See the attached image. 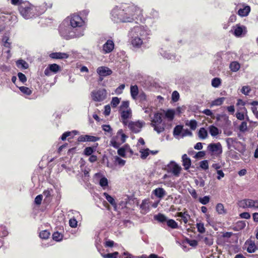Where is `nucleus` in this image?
<instances>
[{
	"label": "nucleus",
	"mask_w": 258,
	"mask_h": 258,
	"mask_svg": "<svg viewBox=\"0 0 258 258\" xmlns=\"http://www.w3.org/2000/svg\"><path fill=\"white\" fill-rule=\"evenodd\" d=\"M139 11L140 9L134 5L121 4L111 11V19L115 23H131L135 20Z\"/></svg>",
	"instance_id": "nucleus-1"
},
{
	"label": "nucleus",
	"mask_w": 258,
	"mask_h": 258,
	"mask_svg": "<svg viewBox=\"0 0 258 258\" xmlns=\"http://www.w3.org/2000/svg\"><path fill=\"white\" fill-rule=\"evenodd\" d=\"M131 43L134 47L140 48L143 44L144 41L148 40V34L142 27H134L130 31Z\"/></svg>",
	"instance_id": "nucleus-2"
},
{
	"label": "nucleus",
	"mask_w": 258,
	"mask_h": 258,
	"mask_svg": "<svg viewBox=\"0 0 258 258\" xmlns=\"http://www.w3.org/2000/svg\"><path fill=\"white\" fill-rule=\"evenodd\" d=\"M66 21L70 25L72 29L75 33H82L81 36L84 35L83 26L85 23V18H82L80 15L74 14L68 17Z\"/></svg>",
	"instance_id": "nucleus-3"
},
{
	"label": "nucleus",
	"mask_w": 258,
	"mask_h": 258,
	"mask_svg": "<svg viewBox=\"0 0 258 258\" xmlns=\"http://www.w3.org/2000/svg\"><path fill=\"white\" fill-rule=\"evenodd\" d=\"M58 31L63 38L66 39H70L75 37H79L81 36L82 33H75V31L72 29L71 27L67 23L66 20L59 25L58 27Z\"/></svg>",
	"instance_id": "nucleus-4"
},
{
	"label": "nucleus",
	"mask_w": 258,
	"mask_h": 258,
	"mask_svg": "<svg viewBox=\"0 0 258 258\" xmlns=\"http://www.w3.org/2000/svg\"><path fill=\"white\" fill-rule=\"evenodd\" d=\"M19 11L21 15L26 19L35 17L37 15L38 10L36 7L30 5L29 3H24L19 7Z\"/></svg>",
	"instance_id": "nucleus-5"
},
{
	"label": "nucleus",
	"mask_w": 258,
	"mask_h": 258,
	"mask_svg": "<svg viewBox=\"0 0 258 258\" xmlns=\"http://www.w3.org/2000/svg\"><path fill=\"white\" fill-rule=\"evenodd\" d=\"M162 116L161 113L156 112L151 120V125L158 134H160L165 130L164 124L162 123Z\"/></svg>",
	"instance_id": "nucleus-6"
},
{
	"label": "nucleus",
	"mask_w": 258,
	"mask_h": 258,
	"mask_svg": "<svg viewBox=\"0 0 258 258\" xmlns=\"http://www.w3.org/2000/svg\"><path fill=\"white\" fill-rule=\"evenodd\" d=\"M127 137L123 133L122 130L120 129L117 132L116 135L113 137L110 141V145L115 149L125 142Z\"/></svg>",
	"instance_id": "nucleus-7"
},
{
	"label": "nucleus",
	"mask_w": 258,
	"mask_h": 258,
	"mask_svg": "<svg viewBox=\"0 0 258 258\" xmlns=\"http://www.w3.org/2000/svg\"><path fill=\"white\" fill-rule=\"evenodd\" d=\"M107 92L105 89H100L93 91L91 93L92 99L96 102H101L106 97Z\"/></svg>",
	"instance_id": "nucleus-8"
},
{
	"label": "nucleus",
	"mask_w": 258,
	"mask_h": 258,
	"mask_svg": "<svg viewBox=\"0 0 258 258\" xmlns=\"http://www.w3.org/2000/svg\"><path fill=\"white\" fill-rule=\"evenodd\" d=\"M239 207L242 208H253L256 209L258 208V200H253L245 199L239 202Z\"/></svg>",
	"instance_id": "nucleus-9"
},
{
	"label": "nucleus",
	"mask_w": 258,
	"mask_h": 258,
	"mask_svg": "<svg viewBox=\"0 0 258 258\" xmlns=\"http://www.w3.org/2000/svg\"><path fill=\"white\" fill-rule=\"evenodd\" d=\"M145 123L143 121H131L127 123L130 130L134 133L137 134L141 132Z\"/></svg>",
	"instance_id": "nucleus-10"
},
{
	"label": "nucleus",
	"mask_w": 258,
	"mask_h": 258,
	"mask_svg": "<svg viewBox=\"0 0 258 258\" xmlns=\"http://www.w3.org/2000/svg\"><path fill=\"white\" fill-rule=\"evenodd\" d=\"M181 168L175 162L171 161L167 165V171L171 172L174 176H178L181 171Z\"/></svg>",
	"instance_id": "nucleus-11"
},
{
	"label": "nucleus",
	"mask_w": 258,
	"mask_h": 258,
	"mask_svg": "<svg viewBox=\"0 0 258 258\" xmlns=\"http://www.w3.org/2000/svg\"><path fill=\"white\" fill-rule=\"evenodd\" d=\"M61 71L60 67L56 63L50 64L44 70V74L47 76H50L52 74H55Z\"/></svg>",
	"instance_id": "nucleus-12"
},
{
	"label": "nucleus",
	"mask_w": 258,
	"mask_h": 258,
	"mask_svg": "<svg viewBox=\"0 0 258 258\" xmlns=\"http://www.w3.org/2000/svg\"><path fill=\"white\" fill-rule=\"evenodd\" d=\"M226 142L228 149L233 148L238 150V147H239L240 145H241V143L238 141L236 138H228L226 139Z\"/></svg>",
	"instance_id": "nucleus-13"
},
{
	"label": "nucleus",
	"mask_w": 258,
	"mask_h": 258,
	"mask_svg": "<svg viewBox=\"0 0 258 258\" xmlns=\"http://www.w3.org/2000/svg\"><path fill=\"white\" fill-rule=\"evenodd\" d=\"M233 29L234 30V34L236 37H241L242 34H245L247 32L246 27L239 24L233 26Z\"/></svg>",
	"instance_id": "nucleus-14"
},
{
	"label": "nucleus",
	"mask_w": 258,
	"mask_h": 258,
	"mask_svg": "<svg viewBox=\"0 0 258 258\" xmlns=\"http://www.w3.org/2000/svg\"><path fill=\"white\" fill-rule=\"evenodd\" d=\"M100 138L90 135H81L78 138V141L79 142H95L99 141Z\"/></svg>",
	"instance_id": "nucleus-15"
},
{
	"label": "nucleus",
	"mask_w": 258,
	"mask_h": 258,
	"mask_svg": "<svg viewBox=\"0 0 258 258\" xmlns=\"http://www.w3.org/2000/svg\"><path fill=\"white\" fill-rule=\"evenodd\" d=\"M121 117L123 124L126 125L128 123L127 119L132 116V111L131 109L127 110H122L120 111Z\"/></svg>",
	"instance_id": "nucleus-16"
},
{
	"label": "nucleus",
	"mask_w": 258,
	"mask_h": 258,
	"mask_svg": "<svg viewBox=\"0 0 258 258\" xmlns=\"http://www.w3.org/2000/svg\"><path fill=\"white\" fill-rule=\"evenodd\" d=\"M244 246L246 248V250L248 253H253L257 249L254 241L250 239H248L245 241Z\"/></svg>",
	"instance_id": "nucleus-17"
},
{
	"label": "nucleus",
	"mask_w": 258,
	"mask_h": 258,
	"mask_svg": "<svg viewBox=\"0 0 258 258\" xmlns=\"http://www.w3.org/2000/svg\"><path fill=\"white\" fill-rule=\"evenodd\" d=\"M208 148L209 151L215 154H220L222 153V146L220 143H211L208 145Z\"/></svg>",
	"instance_id": "nucleus-18"
},
{
	"label": "nucleus",
	"mask_w": 258,
	"mask_h": 258,
	"mask_svg": "<svg viewBox=\"0 0 258 258\" xmlns=\"http://www.w3.org/2000/svg\"><path fill=\"white\" fill-rule=\"evenodd\" d=\"M217 121L223 122V124L228 125L231 124V121L229 120L228 116L225 113L217 114L216 117Z\"/></svg>",
	"instance_id": "nucleus-19"
},
{
	"label": "nucleus",
	"mask_w": 258,
	"mask_h": 258,
	"mask_svg": "<svg viewBox=\"0 0 258 258\" xmlns=\"http://www.w3.org/2000/svg\"><path fill=\"white\" fill-rule=\"evenodd\" d=\"M97 73L100 77H106L110 75L112 72L107 67H99L97 69Z\"/></svg>",
	"instance_id": "nucleus-20"
},
{
	"label": "nucleus",
	"mask_w": 258,
	"mask_h": 258,
	"mask_svg": "<svg viewBox=\"0 0 258 258\" xmlns=\"http://www.w3.org/2000/svg\"><path fill=\"white\" fill-rule=\"evenodd\" d=\"M114 44L112 40H108L103 45V51L104 53L111 52L114 49Z\"/></svg>",
	"instance_id": "nucleus-21"
},
{
	"label": "nucleus",
	"mask_w": 258,
	"mask_h": 258,
	"mask_svg": "<svg viewBox=\"0 0 258 258\" xmlns=\"http://www.w3.org/2000/svg\"><path fill=\"white\" fill-rule=\"evenodd\" d=\"M52 4L49 2L48 3L44 2L41 5L36 7L38 13L37 15H41L44 13L48 8H51L52 7Z\"/></svg>",
	"instance_id": "nucleus-22"
},
{
	"label": "nucleus",
	"mask_w": 258,
	"mask_h": 258,
	"mask_svg": "<svg viewBox=\"0 0 258 258\" xmlns=\"http://www.w3.org/2000/svg\"><path fill=\"white\" fill-rule=\"evenodd\" d=\"M182 166L185 170H188L191 166V160L185 154L182 156Z\"/></svg>",
	"instance_id": "nucleus-23"
},
{
	"label": "nucleus",
	"mask_w": 258,
	"mask_h": 258,
	"mask_svg": "<svg viewBox=\"0 0 258 258\" xmlns=\"http://www.w3.org/2000/svg\"><path fill=\"white\" fill-rule=\"evenodd\" d=\"M49 56L53 59H63L68 58L69 54L64 52H52L50 54Z\"/></svg>",
	"instance_id": "nucleus-24"
},
{
	"label": "nucleus",
	"mask_w": 258,
	"mask_h": 258,
	"mask_svg": "<svg viewBox=\"0 0 258 258\" xmlns=\"http://www.w3.org/2000/svg\"><path fill=\"white\" fill-rule=\"evenodd\" d=\"M131 95L132 98L134 100L137 99L138 96L139 95L140 92L137 85H132L130 87Z\"/></svg>",
	"instance_id": "nucleus-25"
},
{
	"label": "nucleus",
	"mask_w": 258,
	"mask_h": 258,
	"mask_svg": "<svg viewBox=\"0 0 258 258\" xmlns=\"http://www.w3.org/2000/svg\"><path fill=\"white\" fill-rule=\"evenodd\" d=\"M103 195L105 198L106 200L113 207L114 210L116 211L117 205L114 199L108 195L107 192H104Z\"/></svg>",
	"instance_id": "nucleus-26"
},
{
	"label": "nucleus",
	"mask_w": 258,
	"mask_h": 258,
	"mask_svg": "<svg viewBox=\"0 0 258 258\" xmlns=\"http://www.w3.org/2000/svg\"><path fill=\"white\" fill-rule=\"evenodd\" d=\"M250 11V8L249 6H245L243 8L240 9L237 14L241 17H246L247 16Z\"/></svg>",
	"instance_id": "nucleus-27"
},
{
	"label": "nucleus",
	"mask_w": 258,
	"mask_h": 258,
	"mask_svg": "<svg viewBox=\"0 0 258 258\" xmlns=\"http://www.w3.org/2000/svg\"><path fill=\"white\" fill-rule=\"evenodd\" d=\"M154 195L159 198H162L166 194L165 190L161 187H158L153 190Z\"/></svg>",
	"instance_id": "nucleus-28"
},
{
	"label": "nucleus",
	"mask_w": 258,
	"mask_h": 258,
	"mask_svg": "<svg viewBox=\"0 0 258 258\" xmlns=\"http://www.w3.org/2000/svg\"><path fill=\"white\" fill-rule=\"evenodd\" d=\"M216 210L218 214L225 215L227 213L226 210L224 208V206L222 203H218L216 206Z\"/></svg>",
	"instance_id": "nucleus-29"
},
{
	"label": "nucleus",
	"mask_w": 258,
	"mask_h": 258,
	"mask_svg": "<svg viewBox=\"0 0 258 258\" xmlns=\"http://www.w3.org/2000/svg\"><path fill=\"white\" fill-rule=\"evenodd\" d=\"M225 100V98L224 97L218 98L211 102L210 107H212L214 106H220L223 104Z\"/></svg>",
	"instance_id": "nucleus-30"
},
{
	"label": "nucleus",
	"mask_w": 258,
	"mask_h": 258,
	"mask_svg": "<svg viewBox=\"0 0 258 258\" xmlns=\"http://www.w3.org/2000/svg\"><path fill=\"white\" fill-rule=\"evenodd\" d=\"M209 131L210 135L213 137H215L219 134V129L214 125L209 126Z\"/></svg>",
	"instance_id": "nucleus-31"
},
{
	"label": "nucleus",
	"mask_w": 258,
	"mask_h": 258,
	"mask_svg": "<svg viewBox=\"0 0 258 258\" xmlns=\"http://www.w3.org/2000/svg\"><path fill=\"white\" fill-rule=\"evenodd\" d=\"M154 219L161 223H163L167 220V217L161 213H159L157 215H155Z\"/></svg>",
	"instance_id": "nucleus-32"
},
{
	"label": "nucleus",
	"mask_w": 258,
	"mask_h": 258,
	"mask_svg": "<svg viewBox=\"0 0 258 258\" xmlns=\"http://www.w3.org/2000/svg\"><path fill=\"white\" fill-rule=\"evenodd\" d=\"M183 131V126L181 125H177L173 130V134L174 137L181 135Z\"/></svg>",
	"instance_id": "nucleus-33"
},
{
	"label": "nucleus",
	"mask_w": 258,
	"mask_h": 258,
	"mask_svg": "<svg viewBox=\"0 0 258 258\" xmlns=\"http://www.w3.org/2000/svg\"><path fill=\"white\" fill-rule=\"evenodd\" d=\"M240 64L237 61H232L230 63L229 68L232 72H236L240 69Z\"/></svg>",
	"instance_id": "nucleus-34"
},
{
	"label": "nucleus",
	"mask_w": 258,
	"mask_h": 258,
	"mask_svg": "<svg viewBox=\"0 0 258 258\" xmlns=\"http://www.w3.org/2000/svg\"><path fill=\"white\" fill-rule=\"evenodd\" d=\"M137 99H138L139 102L141 103H144L147 101V95L145 93L141 91L140 92L139 95L138 96Z\"/></svg>",
	"instance_id": "nucleus-35"
},
{
	"label": "nucleus",
	"mask_w": 258,
	"mask_h": 258,
	"mask_svg": "<svg viewBox=\"0 0 258 258\" xmlns=\"http://www.w3.org/2000/svg\"><path fill=\"white\" fill-rule=\"evenodd\" d=\"M198 136L201 139H205L208 136L207 130L204 127H201L198 132Z\"/></svg>",
	"instance_id": "nucleus-36"
},
{
	"label": "nucleus",
	"mask_w": 258,
	"mask_h": 258,
	"mask_svg": "<svg viewBox=\"0 0 258 258\" xmlns=\"http://www.w3.org/2000/svg\"><path fill=\"white\" fill-rule=\"evenodd\" d=\"M167 225L172 229H177L178 228L177 223L173 219H168L166 221Z\"/></svg>",
	"instance_id": "nucleus-37"
},
{
	"label": "nucleus",
	"mask_w": 258,
	"mask_h": 258,
	"mask_svg": "<svg viewBox=\"0 0 258 258\" xmlns=\"http://www.w3.org/2000/svg\"><path fill=\"white\" fill-rule=\"evenodd\" d=\"M175 111L173 110L168 109L165 112V116L170 121H172L174 117Z\"/></svg>",
	"instance_id": "nucleus-38"
},
{
	"label": "nucleus",
	"mask_w": 258,
	"mask_h": 258,
	"mask_svg": "<svg viewBox=\"0 0 258 258\" xmlns=\"http://www.w3.org/2000/svg\"><path fill=\"white\" fill-rule=\"evenodd\" d=\"M250 104L252 105L251 110L255 117L258 119V110L256 105H258V101H252Z\"/></svg>",
	"instance_id": "nucleus-39"
},
{
	"label": "nucleus",
	"mask_w": 258,
	"mask_h": 258,
	"mask_svg": "<svg viewBox=\"0 0 258 258\" xmlns=\"http://www.w3.org/2000/svg\"><path fill=\"white\" fill-rule=\"evenodd\" d=\"M148 204V201L147 200H144L140 205V208L144 210L145 212L149 211V206Z\"/></svg>",
	"instance_id": "nucleus-40"
},
{
	"label": "nucleus",
	"mask_w": 258,
	"mask_h": 258,
	"mask_svg": "<svg viewBox=\"0 0 258 258\" xmlns=\"http://www.w3.org/2000/svg\"><path fill=\"white\" fill-rule=\"evenodd\" d=\"M140 152L141 153V158L142 159H145L150 154V150L147 148L140 150Z\"/></svg>",
	"instance_id": "nucleus-41"
},
{
	"label": "nucleus",
	"mask_w": 258,
	"mask_h": 258,
	"mask_svg": "<svg viewBox=\"0 0 258 258\" xmlns=\"http://www.w3.org/2000/svg\"><path fill=\"white\" fill-rule=\"evenodd\" d=\"M101 255L104 258H117L119 253L117 251L114 252L113 253H109L107 254H103L102 253H100Z\"/></svg>",
	"instance_id": "nucleus-42"
},
{
	"label": "nucleus",
	"mask_w": 258,
	"mask_h": 258,
	"mask_svg": "<svg viewBox=\"0 0 258 258\" xmlns=\"http://www.w3.org/2000/svg\"><path fill=\"white\" fill-rule=\"evenodd\" d=\"M95 148L92 147H86L84 150V154L86 156H90L95 151Z\"/></svg>",
	"instance_id": "nucleus-43"
},
{
	"label": "nucleus",
	"mask_w": 258,
	"mask_h": 258,
	"mask_svg": "<svg viewBox=\"0 0 258 258\" xmlns=\"http://www.w3.org/2000/svg\"><path fill=\"white\" fill-rule=\"evenodd\" d=\"M221 84V80L219 78H214L212 80V86L218 88Z\"/></svg>",
	"instance_id": "nucleus-44"
},
{
	"label": "nucleus",
	"mask_w": 258,
	"mask_h": 258,
	"mask_svg": "<svg viewBox=\"0 0 258 258\" xmlns=\"http://www.w3.org/2000/svg\"><path fill=\"white\" fill-rule=\"evenodd\" d=\"M50 235V232L47 230H42L39 233V237L41 239H46L49 238V236Z\"/></svg>",
	"instance_id": "nucleus-45"
},
{
	"label": "nucleus",
	"mask_w": 258,
	"mask_h": 258,
	"mask_svg": "<svg viewBox=\"0 0 258 258\" xmlns=\"http://www.w3.org/2000/svg\"><path fill=\"white\" fill-rule=\"evenodd\" d=\"M185 124L189 126L191 130H195L197 126V122L196 120H190L189 122H186Z\"/></svg>",
	"instance_id": "nucleus-46"
},
{
	"label": "nucleus",
	"mask_w": 258,
	"mask_h": 258,
	"mask_svg": "<svg viewBox=\"0 0 258 258\" xmlns=\"http://www.w3.org/2000/svg\"><path fill=\"white\" fill-rule=\"evenodd\" d=\"M62 237V235L58 232H55L52 234V238L56 241H60L61 240Z\"/></svg>",
	"instance_id": "nucleus-47"
},
{
	"label": "nucleus",
	"mask_w": 258,
	"mask_h": 258,
	"mask_svg": "<svg viewBox=\"0 0 258 258\" xmlns=\"http://www.w3.org/2000/svg\"><path fill=\"white\" fill-rule=\"evenodd\" d=\"M18 67L21 66L22 68L26 69L28 68V64L24 60L20 59L17 61Z\"/></svg>",
	"instance_id": "nucleus-48"
},
{
	"label": "nucleus",
	"mask_w": 258,
	"mask_h": 258,
	"mask_svg": "<svg viewBox=\"0 0 258 258\" xmlns=\"http://www.w3.org/2000/svg\"><path fill=\"white\" fill-rule=\"evenodd\" d=\"M126 151V145L124 146L123 147L119 148L117 150V153L119 156H120L122 157H125Z\"/></svg>",
	"instance_id": "nucleus-49"
},
{
	"label": "nucleus",
	"mask_w": 258,
	"mask_h": 258,
	"mask_svg": "<svg viewBox=\"0 0 258 258\" xmlns=\"http://www.w3.org/2000/svg\"><path fill=\"white\" fill-rule=\"evenodd\" d=\"M20 90L25 94L29 95L32 93L31 90L28 87L22 86L19 88Z\"/></svg>",
	"instance_id": "nucleus-50"
},
{
	"label": "nucleus",
	"mask_w": 258,
	"mask_h": 258,
	"mask_svg": "<svg viewBox=\"0 0 258 258\" xmlns=\"http://www.w3.org/2000/svg\"><path fill=\"white\" fill-rule=\"evenodd\" d=\"M120 102V99L118 97H113L111 101V105L112 107H116Z\"/></svg>",
	"instance_id": "nucleus-51"
},
{
	"label": "nucleus",
	"mask_w": 258,
	"mask_h": 258,
	"mask_svg": "<svg viewBox=\"0 0 258 258\" xmlns=\"http://www.w3.org/2000/svg\"><path fill=\"white\" fill-rule=\"evenodd\" d=\"M129 108V101H123L122 102L120 106V111L122 110H127Z\"/></svg>",
	"instance_id": "nucleus-52"
},
{
	"label": "nucleus",
	"mask_w": 258,
	"mask_h": 258,
	"mask_svg": "<svg viewBox=\"0 0 258 258\" xmlns=\"http://www.w3.org/2000/svg\"><path fill=\"white\" fill-rule=\"evenodd\" d=\"M196 226H197L198 231L200 233H203L205 232V228L204 227V225L203 223H197Z\"/></svg>",
	"instance_id": "nucleus-53"
},
{
	"label": "nucleus",
	"mask_w": 258,
	"mask_h": 258,
	"mask_svg": "<svg viewBox=\"0 0 258 258\" xmlns=\"http://www.w3.org/2000/svg\"><path fill=\"white\" fill-rule=\"evenodd\" d=\"M199 202L203 205H206L210 202V197L208 196L199 198Z\"/></svg>",
	"instance_id": "nucleus-54"
},
{
	"label": "nucleus",
	"mask_w": 258,
	"mask_h": 258,
	"mask_svg": "<svg viewBox=\"0 0 258 258\" xmlns=\"http://www.w3.org/2000/svg\"><path fill=\"white\" fill-rule=\"evenodd\" d=\"M172 100L173 102H177L179 99V94L177 91H174L172 94Z\"/></svg>",
	"instance_id": "nucleus-55"
},
{
	"label": "nucleus",
	"mask_w": 258,
	"mask_h": 258,
	"mask_svg": "<svg viewBox=\"0 0 258 258\" xmlns=\"http://www.w3.org/2000/svg\"><path fill=\"white\" fill-rule=\"evenodd\" d=\"M250 91L251 89L248 86H245L242 87L241 90V93L245 95H248V94L250 93Z\"/></svg>",
	"instance_id": "nucleus-56"
},
{
	"label": "nucleus",
	"mask_w": 258,
	"mask_h": 258,
	"mask_svg": "<svg viewBox=\"0 0 258 258\" xmlns=\"http://www.w3.org/2000/svg\"><path fill=\"white\" fill-rule=\"evenodd\" d=\"M200 166L201 168L207 170L209 168L208 162L207 160H203L200 162Z\"/></svg>",
	"instance_id": "nucleus-57"
},
{
	"label": "nucleus",
	"mask_w": 258,
	"mask_h": 258,
	"mask_svg": "<svg viewBox=\"0 0 258 258\" xmlns=\"http://www.w3.org/2000/svg\"><path fill=\"white\" fill-rule=\"evenodd\" d=\"M99 184L102 187L107 186L108 185V180H107V179L106 177H102L100 179V180Z\"/></svg>",
	"instance_id": "nucleus-58"
},
{
	"label": "nucleus",
	"mask_w": 258,
	"mask_h": 258,
	"mask_svg": "<svg viewBox=\"0 0 258 258\" xmlns=\"http://www.w3.org/2000/svg\"><path fill=\"white\" fill-rule=\"evenodd\" d=\"M125 88V85L124 84H121L119 85L115 90V93L119 95L121 94L122 93L123 90Z\"/></svg>",
	"instance_id": "nucleus-59"
},
{
	"label": "nucleus",
	"mask_w": 258,
	"mask_h": 258,
	"mask_svg": "<svg viewBox=\"0 0 258 258\" xmlns=\"http://www.w3.org/2000/svg\"><path fill=\"white\" fill-rule=\"evenodd\" d=\"M78 221L74 218H71L69 220V225L72 228H76L77 226Z\"/></svg>",
	"instance_id": "nucleus-60"
},
{
	"label": "nucleus",
	"mask_w": 258,
	"mask_h": 258,
	"mask_svg": "<svg viewBox=\"0 0 258 258\" xmlns=\"http://www.w3.org/2000/svg\"><path fill=\"white\" fill-rule=\"evenodd\" d=\"M3 41L4 42V46L6 47L11 48V43L9 42V38L7 37H5L3 39Z\"/></svg>",
	"instance_id": "nucleus-61"
},
{
	"label": "nucleus",
	"mask_w": 258,
	"mask_h": 258,
	"mask_svg": "<svg viewBox=\"0 0 258 258\" xmlns=\"http://www.w3.org/2000/svg\"><path fill=\"white\" fill-rule=\"evenodd\" d=\"M115 162L116 163H117V164L119 165H120V166H123L125 163V161L124 160L122 159L121 158H120V157H119L118 156L115 157Z\"/></svg>",
	"instance_id": "nucleus-62"
},
{
	"label": "nucleus",
	"mask_w": 258,
	"mask_h": 258,
	"mask_svg": "<svg viewBox=\"0 0 258 258\" xmlns=\"http://www.w3.org/2000/svg\"><path fill=\"white\" fill-rule=\"evenodd\" d=\"M43 196L42 195H39L35 198L34 202L35 204L39 205L41 204Z\"/></svg>",
	"instance_id": "nucleus-63"
},
{
	"label": "nucleus",
	"mask_w": 258,
	"mask_h": 258,
	"mask_svg": "<svg viewBox=\"0 0 258 258\" xmlns=\"http://www.w3.org/2000/svg\"><path fill=\"white\" fill-rule=\"evenodd\" d=\"M18 77L19 78V80L22 83H25L26 82L27 78L26 76L24 74L22 73H19L18 74Z\"/></svg>",
	"instance_id": "nucleus-64"
}]
</instances>
